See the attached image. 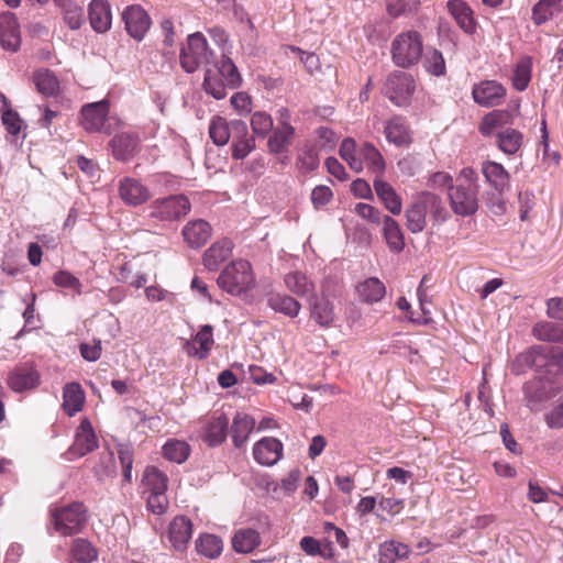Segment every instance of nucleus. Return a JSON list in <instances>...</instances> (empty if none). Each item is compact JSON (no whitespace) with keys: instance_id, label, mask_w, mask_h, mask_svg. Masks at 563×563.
I'll use <instances>...</instances> for the list:
<instances>
[{"instance_id":"obj_1","label":"nucleus","mask_w":563,"mask_h":563,"mask_svg":"<svg viewBox=\"0 0 563 563\" xmlns=\"http://www.w3.org/2000/svg\"><path fill=\"white\" fill-rule=\"evenodd\" d=\"M88 509L81 501L55 506L49 510V521L62 537H71L84 531L88 522Z\"/></svg>"},{"instance_id":"obj_2","label":"nucleus","mask_w":563,"mask_h":563,"mask_svg":"<svg viewBox=\"0 0 563 563\" xmlns=\"http://www.w3.org/2000/svg\"><path fill=\"white\" fill-rule=\"evenodd\" d=\"M255 284V277L247 261L239 260L228 265L218 277V285L233 296H240Z\"/></svg>"},{"instance_id":"obj_3","label":"nucleus","mask_w":563,"mask_h":563,"mask_svg":"<svg viewBox=\"0 0 563 563\" xmlns=\"http://www.w3.org/2000/svg\"><path fill=\"white\" fill-rule=\"evenodd\" d=\"M191 210L189 199L184 195H172L155 199L147 209V219L154 223L178 221Z\"/></svg>"},{"instance_id":"obj_4","label":"nucleus","mask_w":563,"mask_h":563,"mask_svg":"<svg viewBox=\"0 0 563 563\" xmlns=\"http://www.w3.org/2000/svg\"><path fill=\"white\" fill-rule=\"evenodd\" d=\"M109 102L102 100L85 104L81 109V126L88 132L111 134L122 124L115 117H109Z\"/></svg>"},{"instance_id":"obj_5","label":"nucleus","mask_w":563,"mask_h":563,"mask_svg":"<svg viewBox=\"0 0 563 563\" xmlns=\"http://www.w3.org/2000/svg\"><path fill=\"white\" fill-rule=\"evenodd\" d=\"M422 55V40L417 31L409 30L398 34L391 43V57L399 67L417 64Z\"/></svg>"},{"instance_id":"obj_6","label":"nucleus","mask_w":563,"mask_h":563,"mask_svg":"<svg viewBox=\"0 0 563 563\" xmlns=\"http://www.w3.org/2000/svg\"><path fill=\"white\" fill-rule=\"evenodd\" d=\"M212 55L205 35L196 32L188 35L187 44L180 51L179 60L186 73H194L201 65L209 64Z\"/></svg>"},{"instance_id":"obj_7","label":"nucleus","mask_w":563,"mask_h":563,"mask_svg":"<svg viewBox=\"0 0 563 563\" xmlns=\"http://www.w3.org/2000/svg\"><path fill=\"white\" fill-rule=\"evenodd\" d=\"M450 207L452 211L461 217H470L477 212L479 208L478 201V184H456L448 194Z\"/></svg>"},{"instance_id":"obj_8","label":"nucleus","mask_w":563,"mask_h":563,"mask_svg":"<svg viewBox=\"0 0 563 563\" xmlns=\"http://www.w3.org/2000/svg\"><path fill=\"white\" fill-rule=\"evenodd\" d=\"M415 90L413 77L400 70H396L387 77L384 88L386 97L397 107L409 106Z\"/></svg>"},{"instance_id":"obj_9","label":"nucleus","mask_w":563,"mask_h":563,"mask_svg":"<svg viewBox=\"0 0 563 563\" xmlns=\"http://www.w3.org/2000/svg\"><path fill=\"white\" fill-rule=\"evenodd\" d=\"M544 361V345H532L515 357L510 369L512 374L521 375L526 373L528 368H532L534 371L536 378L542 383Z\"/></svg>"},{"instance_id":"obj_10","label":"nucleus","mask_w":563,"mask_h":563,"mask_svg":"<svg viewBox=\"0 0 563 563\" xmlns=\"http://www.w3.org/2000/svg\"><path fill=\"white\" fill-rule=\"evenodd\" d=\"M247 132V125L242 120L227 121L222 117H214L209 125V135L212 142L218 146L225 145L230 137L243 135Z\"/></svg>"},{"instance_id":"obj_11","label":"nucleus","mask_w":563,"mask_h":563,"mask_svg":"<svg viewBox=\"0 0 563 563\" xmlns=\"http://www.w3.org/2000/svg\"><path fill=\"white\" fill-rule=\"evenodd\" d=\"M122 20L129 35L136 41H142L151 26L150 15L137 4L125 8L122 12Z\"/></svg>"},{"instance_id":"obj_12","label":"nucleus","mask_w":563,"mask_h":563,"mask_svg":"<svg viewBox=\"0 0 563 563\" xmlns=\"http://www.w3.org/2000/svg\"><path fill=\"white\" fill-rule=\"evenodd\" d=\"M474 101L485 108L500 104L506 96V88L497 80H483L473 86Z\"/></svg>"},{"instance_id":"obj_13","label":"nucleus","mask_w":563,"mask_h":563,"mask_svg":"<svg viewBox=\"0 0 563 563\" xmlns=\"http://www.w3.org/2000/svg\"><path fill=\"white\" fill-rule=\"evenodd\" d=\"M98 448V440L91 422L85 418L81 420L75 433V441L68 450L71 457H81Z\"/></svg>"},{"instance_id":"obj_14","label":"nucleus","mask_w":563,"mask_h":563,"mask_svg":"<svg viewBox=\"0 0 563 563\" xmlns=\"http://www.w3.org/2000/svg\"><path fill=\"white\" fill-rule=\"evenodd\" d=\"M111 153L117 161H131L140 148V139L134 133H119L109 142Z\"/></svg>"},{"instance_id":"obj_15","label":"nucleus","mask_w":563,"mask_h":563,"mask_svg":"<svg viewBox=\"0 0 563 563\" xmlns=\"http://www.w3.org/2000/svg\"><path fill=\"white\" fill-rule=\"evenodd\" d=\"M119 195L124 203L133 207L143 205L151 198L150 189L132 177H125L120 181Z\"/></svg>"},{"instance_id":"obj_16","label":"nucleus","mask_w":563,"mask_h":563,"mask_svg":"<svg viewBox=\"0 0 563 563\" xmlns=\"http://www.w3.org/2000/svg\"><path fill=\"white\" fill-rule=\"evenodd\" d=\"M192 536V522L183 515L176 516L169 523L167 537L173 548L177 551H184Z\"/></svg>"},{"instance_id":"obj_17","label":"nucleus","mask_w":563,"mask_h":563,"mask_svg":"<svg viewBox=\"0 0 563 563\" xmlns=\"http://www.w3.org/2000/svg\"><path fill=\"white\" fill-rule=\"evenodd\" d=\"M253 455L257 463L272 466L283 456V443L276 438H263L255 443Z\"/></svg>"},{"instance_id":"obj_18","label":"nucleus","mask_w":563,"mask_h":563,"mask_svg":"<svg viewBox=\"0 0 563 563\" xmlns=\"http://www.w3.org/2000/svg\"><path fill=\"white\" fill-rule=\"evenodd\" d=\"M0 43L4 49L16 52L21 44L18 20L12 12L0 14Z\"/></svg>"},{"instance_id":"obj_19","label":"nucleus","mask_w":563,"mask_h":563,"mask_svg":"<svg viewBox=\"0 0 563 563\" xmlns=\"http://www.w3.org/2000/svg\"><path fill=\"white\" fill-rule=\"evenodd\" d=\"M213 343L212 327L205 324L191 341L185 342L184 350L189 356L203 360L209 355Z\"/></svg>"},{"instance_id":"obj_20","label":"nucleus","mask_w":563,"mask_h":563,"mask_svg":"<svg viewBox=\"0 0 563 563\" xmlns=\"http://www.w3.org/2000/svg\"><path fill=\"white\" fill-rule=\"evenodd\" d=\"M231 544L236 553L250 554L262 544V537L253 528H240L234 531Z\"/></svg>"},{"instance_id":"obj_21","label":"nucleus","mask_w":563,"mask_h":563,"mask_svg":"<svg viewBox=\"0 0 563 563\" xmlns=\"http://www.w3.org/2000/svg\"><path fill=\"white\" fill-rule=\"evenodd\" d=\"M229 420L223 413H214L203 427L201 437L210 446L221 444L228 433Z\"/></svg>"},{"instance_id":"obj_22","label":"nucleus","mask_w":563,"mask_h":563,"mask_svg":"<svg viewBox=\"0 0 563 563\" xmlns=\"http://www.w3.org/2000/svg\"><path fill=\"white\" fill-rule=\"evenodd\" d=\"M544 358L542 383L553 384L563 375V349L544 346Z\"/></svg>"},{"instance_id":"obj_23","label":"nucleus","mask_w":563,"mask_h":563,"mask_svg":"<svg viewBox=\"0 0 563 563\" xmlns=\"http://www.w3.org/2000/svg\"><path fill=\"white\" fill-rule=\"evenodd\" d=\"M210 224L202 220L197 219L189 221L183 229V236L188 246L198 249L207 243L211 236Z\"/></svg>"},{"instance_id":"obj_24","label":"nucleus","mask_w":563,"mask_h":563,"mask_svg":"<svg viewBox=\"0 0 563 563\" xmlns=\"http://www.w3.org/2000/svg\"><path fill=\"white\" fill-rule=\"evenodd\" d=\"M233 250V243L229 239L214 242L203 254V265L209 271H217L227 261Z\"/></svg>"},{"instance_id":"obj_25","label":"nucleus","mask_w":563,"mask_h":563,"mask_svg":"<svg viewBox=\"0 0 563 563\" xmlns=\"http://www.w3.org/2000/svg\"><path fill=\"white\" fill-rule=\"evenodd\" d=\"M111 11L107 0H92L89 5V21L91 27L98 32H107L111 26Z\"/></svg>"},{"instance_id":"obj_26","label":"nucleus","mask_w":563,"mask_h":563,"mask_svg":"<svg viewBox=\"0 0 563 563\" xmlns=\"http://www.w3.org/2000/svg\"><path fill=\"white\" fill-rule=\"evenodd\" d=\"M9 387H36L41 384L40 373L30 364L15 366L8 379Z\"/></svg>"},{"instance_id":"obj_27","label":"nucleus","mask_w":563,"mask_h":563,"mask_svg":"<svg viewBox=\"0 0 563 563\" xmlns=\"http://www.w3.org/2000/svg\"><path fill=\"white\" fill-rule=\"evenodd\" d=\"M446 8L459 26L466 33H473L476 29V23L473 16L472 9L466 2L462 0H450Z\"/></svg>"},{"instance_id":"obj_28","label":"nucleus","mask_w":563,"mask_h":563,"mask_svg":"<svg viewBox=\"0 0 563 563\" xmlns=\"http://www.w3.org/2000/svg\"><path fill=\"white\" fill-rule=\"evenodd\" d=\"M310 316L320 327H330L335 318L333 303L325 297H312Z\"/></svg>"},{"instance_id":"obj_29","label":"nucleus","mask_w":563,"mask_h":563,"mask_svg":"<svg viewBox=\"0 0 563 563\" xmlns=\"http://www.w3.org/2000/svg\"><path fill=\"white\" fill-rule=\"evenodd\" d=\"M295 137V129L287 122H282L268 139L267 146L272 154H280L288 150Z\"/></svg>"},{"instance_id":"obj_30","label":"nucleus","mask_w":563,"mask_h":563,"mask_svg":"<svg viewBox=\"0 0 563 563\" xmlns=\"http://www.w3.org/2000/svg\"><path fill=\"white\" fill-rule=\"evenodd\" d=\"M358 298L368 305L380 301L386 294L384 283L377 277H368L356 286Z\"/></svg>"},{"instance_id":"obj_31","label":"nucleus","mask_w":563,"mask_h":563,"mask_svg":"<svg viewBox=\"0 0 563 563\" xmlns=\"http://www.w3.org/2000/svg\"><path fill=\"white\" fill-rule=\"evenodd\" d=\"M515 115V112L510 110H493L483 117L479 132L484 136H490L496 129L510 124Z\"/></svg>"},{"instance_id":"obj_32","label":"nucleus","mask_w":563,"mask_h":563,"mask_svg":"<svg viewBox=\"0 0 563 563\" xmlns=\"http://www.w3.org/2000/svg\"><path fill=\"white\" fill-rule=\"evenodd\" d=\"M384 132L387 141L397 146L408 145L411 142L409 128L402 117H394L388 120Z\"/></svg>"},{"instance_id":"obj_33","label":"nucleus","mask_w":563,"mask_h":563,"mask_svg":"<svg viewBox=\"0 0 563 563\" xmlns=\"http://www.w3.org/2000/svg\"><path fill=\"white\" fill-rule=\"evenodd\" d=\"M374 189L388 211L393 214H399L401 212V198L387 181L376 178L374 180Z\"/></svg>"},{"instance_id":"obj_34","label":"nucleus","mask_w":563,"mask_h":563,"mask_svg":"<svg viewBox=\"0 0 563 563\" xmlns=\"http://www.w3.org/2000/svg\"><path fill=\"white\" fill-rule=\"evenodd\" d=\"M383 234L391 252L400 253L405 249L404 233L398 222L389 216L383 217Z\"/></svg>"},{"instance_id":"obj_35","label":"nucleus","mask_w":563,"mask_h":563,"mask_svg":"<svg viewBox=\"0 0 563 563\" xmlns=\"http://www.w3.org/2000/svg\"><path fill=\"white\" fill-rule=\"evenodd\" d=\"M255 427V420L246 413L239 412L231 426V437L234 445L241 448L249 439Z\"/></svg>"},{"instance_id":"obj_36","label":"nucleus","mask_w":563,"mask_h":563,"mask_svg":"<svg viewBox=\"0 0 563 563\" xmlns=\"http://www.w3.org/2000/svg\"><path fill=\"white\" fill-rule=\"evenodd\" d=\"M70 558L78 563H92L98 560V549L85 538H76L69 548Z\"/></svg>"},{"instance_id":"obj_37","label":"nucleus","mask_w":563,"mask_h":563,"mask_svg":"<svg viewBox=\"0 0 563 563\" xmlns=\"http://www.w3.org/2000/svg\"><path fill=\"white\" fill-rule=\"evenodd\" d=\"M418 198L423 206L424 211L430 212L435 222L442 223L448 220L449 211L438 195L430 191H423L418 196Z\"/></svg>"},{"instance_id":"obj_38","label":"nucleus","mask_w":563,"mask_h":563,"mask_svg":"<svg viewBox=\"0 0 563 563\" xmlns=\"http://www.w3.org/2000/svg\"><path fill=\"white\" fill-rule=\"evenodd\" d=\"M523 143V135L520 131L506 128L496 134V144L500 151L508 155L516 154Z\"/></svg>"},{"instance_id":"obj_39","label":"nucleus","mask_w":563,"mask_h":563,"mask_svg":"<svg viewBox=\"0 0 563 563\" xmlns=\"http://www.w3.org/2000/svg\"><path fill=\"white\" fill-rule=\"evenodd\" d=\"M562 10V0H539L532 8L531 19L536 25H541Z\"/></svg>"},{"instance_id":"obj_40","label":"nucleus","mask_w":563,"mask_h":563,"mask_svg":"<svg viewBox=\"0 0 563 563\" xmlns=\"http://www.w3.org/2000/svg\"><path fill=\"white\" fill-rule=\"evenodd\" d=\"M287 289L297 296L307 297L314 292V284L300 272H291L284 278Z\"/></svg>"},{"instance_id":"obj_41","label":"nucleus","mask_w":563,"mask_h":563,"mask_svg":"<svg viewBox=\"0 0 563 563\" xmlns=\"http://www.w3.org/2000/svg\"><path fill=\"white\" fill-rule=\"evenodd\" d=\"M532 58L530 56H521L515 66L514 74L511 77L512 86L518 91L527 89L532 73Z\"/></svg>"},{"instance_id":"obj_42","label":"nucleus","mask_w":563,"mask_h":563,"mask_svg":"<svg viewBox=\"0 0 563 563\" xmlns=\"http://www.w3.org/2000/svg\"><path fill=\"white\" fill-rule=\"evenodd\" d=\"M482 170L487 181L492 184L496 190L501 191L508 185L509 174L501 164L485 162Z\"/></svg>"},{"instance_id":"obj_43","label":"nucleus","mask_w":563,"mask_h":563,"mask_svg":"<svg viewBox=\"0 0 563 563\" xmlns=\"http://www.w3.org/2000/svg\"><path fill=\"white\" fill-rule=\"evenodd\" d=\"M360 157L362 162L366 163L369 172L382 175L386 168L385 159L380 152L372 144L364 143L360 150Z\"/></svg>"},{"instance_id":"obj_44","label":"nucleus","mask_w":563,"mask_h":563,"mask_svg":"<svg viewBox=\"0 0 563 563\" xmlns=\"http://www.w3.org/2000/svg\"><path fill=\"white\" fill-rule=\"evenodd\" d=\"M196 550L206 558L217 559L223 550L222 539L216 534H201L196 541Z\"/></svg>"},{"instance_id":"obj_45","label":"nucleus","mask_w":563,"mask_h":563,"mask_svg":"<svg viewBox=\"0 0 563 563\" xmlns=\"http://www.w3.org/2000/svg\"><path fill=\"white\" fill-rule=\"evenodd\" d=\"M33 81L38 90L44 96H56L59 89V81L56 76L48 69H40L34 73Z\"/></svg>"},{"instance_id":"obj_46","label":"nucleus","mask_w":563,"mask_h":563,"mask_svg":"<svg viewBox=\"0 0 563 563\" xmlns=\"http://www.w3.org/2000/svg\"><path fill=\"white\" fill-rule=\"evenodd\" d=\"M268 306L276 312H280L289 318L298 316L301 305L288 295H274L268 299Z\"/></svg>"},{"instance_id":"obj_47","label":"nucleus","mask_w":563,"mask_h":563,"mask_svg":"<svg viewBox=\"0 0 563 563\" xmlns=\"http://www.w3.org/2000/svg\"><path fill=\"white\" fill-rule=\"evenodd\" d=\"M426 216L427 212L424 211L419 198H417L416 201L406 210L408 230L412 233L422 232L427 224Z\"/></svg>"},{"instance_id":"obj_48","label":"nucleus","mask_w":563,"mask_h":563,"mask_svg":"<svg viewBox=\"0 0 563 563\" xmlns=\"http://www.w3.org/2000/svg\"><path fill=\"white\" fill-rule=\"evenodd\" d=\"M143 483L148 493H166L168 478L157 467L148 466L144 472Z\"/></svg>"},{"instance_id":"obj_49","label":"nucleus","mask_w":563,"mask_h":563,"mask_svg":"<svg viewBox=\"0 0 563 563\" xmlns=\"http://www.w3.org/2000/svg\"><path fill=\"white\" fill-rule=\"evenodd\" d=\"M339 154L355 173H361L363 170L364 165L360 155L357 156L356 142L354 139H344L341 143Z\"/></svg>"},{"instance_id":"obj_50","label":"nucleus","mask_w":563,"mask_h":563,"mask_svg":"<svg viewBox=\"0 0 563 563\" xmlns=\"http://www.w3.org/2000/svg\"><path fill=\"white\" fill-rule=\"evenodd\" d=\"M241 382L255 385H273L278 383L273 372H267L265 368L257 365H250L247 371L243 372Z\"/></svg>"},{"instance_id":"obj_51","label":"nucleus","mask_w":563,"mask_h":563,"mask_svg":"<svg viewBox=\"0 0 563 563\" xmlns=\"http://www.w3.org/2000/svg\"><path fill=\"white\" fill-rule=\"evenodd\" d=\"M560 329V323L541 321L533 325L532 334L539 341L561 343Z\"/></svg>"},{"instance_id":"obj_52","label":"nucleus","mask_w":563,"mask_h":563,"mask_svg":"<svg viewBox=\"0 0 563 563\" xmlns=\"http://www.w3.org/2000/svg\"><path fill=\"white\" fill-rule=\"evenodd\" d=\"M190 453V448L185 441L169 440L163 446V455L165 459L175 463H184Z\"/></svg>"},{"instance_id":"obj_53","label":"nucleus","mask_w":563,"mask_h":563,"mask_svg":"<svg viewBox=\"0 0 563 563\" xmlns=\"http://www.w3.org/2000/svg\"><path fill=\"white\" fill-rule=\"evenodd\" d=\"M85 400L84 389H64L63 409L69 417H73L82 410Z\"/></svg>"},{"instance_id":"obj_54","label":"nucleus","mask_w":563,"mask_h":563,"mask_svg":"<svg viewBox=\"0 0 563 563\" xmlns=\"http://www.w3.org/2000/svg\"><path fill=\"white\" fill-rule=\"evenodd\" d=\"M216 73L227 82L229 88H236L241 84L240 73L229 57H222Z\"/></svg>"},{"instance_id":"obj_55","label":"nucleus","mask_w":563,"mask_h":563,"mask_svg":"<svg viewBox=\"0 0 563 563\" xmlns=\"http://www.w3.org/2000/svg\"><path fill=\"white\" fill-rule=\"evenodd\" d=\"M227 82L222 78L220 79L216 71L207 69L203 80V88L207 93L220 100L227 96Z\"/></svg>"},{"instance_id":"obj_56","label":"nucleus","mask_w":563,"mask_h":563,"mask_svg":"<svg viewBox=\"0 0 563 563\" xmlns=\"http://www.w3.org/2000/svg\"><path fill=\"white\" fill-rule=\"evenodd\" d=\"M255 148V141L249 136V131L243 135H235L232 144V157L234 159L245 158Z\"/></svg>"},{"instance_id":"obj_57","label":"nucleus","mask_w":563,"mask_h":563,"mask_svg":"<svg viewBox=\"0 0 563 563\" xmlns=\"http://www.w3.org/2000/svg\"><path fill=\"white\" fill-rule=\"evenodd\" d=\"M320 158L316 150L306 148L297 157V168L302 174H309L319 167Z\"/></svg>"},{"instance_id":"obj_58","label":"nucleus","mask_w":563,"mask_h":563,"mask_svg":"<svg viewBox=\"0 0 563 563\" xmlns=\"http://www.w3.org/2000/svg\"><path fill=\"white\" fill-rule=\"evenodd\" d=\"M253 133L260 137H265L273 130V119L266 112H255L251 119Z\"/></svg>"},{"instance_id":"obj_59","label":"nucleus","mask_w":563,"mask_h":563,"mask_svg":"<svg viewBox=\"0 0 563 563\" xmlns=\"http://www.w3.org/2000/svg\"><path fill=\"white\" fill-rule=\"evenodd\" d=\"M424 68L434 76L445 73V63L442 54L437 49L428 51L423 60Z\"/></svg>"},{"instance_id":"obj_60","label":"nucleus","mask_w":563,"mask_h":563,"mask_svg":"<svg viewBox=\"0 0 563 563\" xmlns=\"http://www.w3.org/2000/svg\"><path fill=\"white\" fill-rule=\"evenodd\" d=\"M53 283L63 288H69L75 290L78 295L81 294V283L80 280L74 276L71 273L67 271H58L52 277Z\"/></svg>"},{"instance_id":"obj_61","label":"nucleus","mask_w":563,"mask_h":563,"mask_svg":"<svg viewBox=\"0 0 563 563\" xmlns=\"http://www.w3.org/2000/svg\"><path fill=\"white\" fill-rule=\"evenodd\" d=\"M64 20L71 30H78L84 22V9L75 3L62 7Z\"/></svg>"},{"instance_id":"obj_62","label":"nucleus","mask_w":563,"mask_h":563,"mask_svg":"<svg viewBox=\"0 0 563 563\" xmlns=\"http://www.w3.org/2000/svg\"><path fill=\"white\" fill-rule=\"evenodd\" d=\"M168 498L166 493H148L146 506L154 515L161 516L168 509Z\"/></svg>"},{"instance_id":"obj_63","label":"nucleus","mask_w":563,"mask_h":563,"mask_svg":"<svg viewBox=\"0 0 563 563\" xmlns=\"http://www.w3.org/2000/svg\"><path fill=\"white\" fill-rule=\"evenodd\" d=\"M317 144L323 151H331L334 148L338 136L335 132L327 126H320L316 130Z\"/></svg>"},{"instance_id":"obj_64","label":"nucleus","mask_w":563,"mask_h":563,"mask_svg":"<svg viewBox=\"0 0 563 563\" xmlns=\"http://www.w3.org/2000/svg\"><path fill=\"white\" fill-rule=\"evenodd\" d=\"M311 202L316 209L322 208L328 205L332 198V190L324 185L316 186L311 191Z\"/></svg>"}]
</instances>
